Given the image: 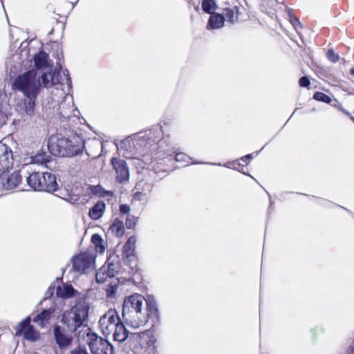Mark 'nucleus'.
Instances as JSON below:
<instances>
[{
  "mask_svg": "<svg viewBox=\"0 0 354 354\" xmlns=\"http://www.w3.org/2000/svg\"><path fill=\"white\" fill-rule=\"evenodd\" d=\"M12 88L24 96L21 105L24 112L28 115H33L36 100L41 91L37 71L31 69L17 76L12 83Z\"/></svg>",
  "mask_w": 354,
  "mask_h": 354,
  "instance_id": "obj_1",
  "label": "nucleus"
},
{
  "mask_svg": "<svg viewBox=\"0 0 354 354\" xmlns=\"http://www.w3.org/2000/svg\"><path fill=\"white\" fill-rule=\"evenodd\" d=\"M145 298L140 294H134L125 298L122 316L129 326L138 328L145 326L149 314L145 308Z\"/></svg>",
  "mask_w": 354,
  "mask_h": 354,
  "instance_id": "obj_2",
  "label": "nucleus"
},
{
  "mask_svg": "<svg viewBox=\"0 0 354 354\" xmlns=\"http://www.w3.org/2000/svg\"><path fill=\"white\" fill-rule=\"evenodd\" d=\"M48 148L55 156L73 157L82 153L84 142L80 136L75 133L68 138L57 139L55 143L49 144Z\"/></svg>",
  "mask_w": 354,
  "mask_h": 354,
  "instance_id": "obj_3",
  "label": "nucleus"
},
{
  "mask_svg": "<svg viewBox=\"0 0 354 354\" xmlns=\"http://www.w3.org/2000/svg\"><path fill=\"white\" fill-rule=\"evenodd\" d=\"M26 181L35 191L53 193L59 187L55 175L49 172L34 171L29 174Z\"/></svg>",
  "mask_w": 354,
  "mask_h": 354,
  "instance_id": "obj_4",
  "label": "nucleus"
},
{
  "mask_svg": "<svg viewBox=\"0 0 354 354\" xmlns=\"http://www.w3.org/2000/svg\"><path fill=\"white\" fill-rule=\"evenodd\" d=\"M88 310L87 305L79 304L70 310H66L62 315L61 321L69 331L75 332L84 324L88 317Z\"/></svg>",
  "mask_w": 354,
  "mask_h": 354,
  "instance_id": "obj_5",
  "label": "nucleus"
},
{
  "mask_svg": "<svg viewBox=\"0 0 354 354\" xmlns=\"http://www.w3.org/2000/svg\"><path fill=\"white\" fill-rule=\"evenodd\" d=\"M151 162L154 169L163 172L170 171L174 162L178 163L174 167H184L193 163L192 158L183 152L177 153L175 156L168 154L162 158H154Z\"/></svg>",
  "mask_w": 354,
  "mask_h": 354,
  "instance_id": "obj_6",
  "label": "nucleus"
},
{
  "mask_svg": "<svg viewBox=\"0 0 354 354\" xmlns=\"http://www.w3.org/2000/svg\"><path fill=\"white\" fill-rule=\"evenodd\" d=\"M71 261L73 271L86 274L95 269V255L87 250L73 256Z\"/></svg>",
  "mask_w": 354,
  "mask_h": 354,
  "instance_id": "obj_7",
  "label": "nucleus"
},
{
  "mask_svg": "<svg viewBox=\"0 0 354 354\" xmlns=\"http://www.w3.org/2000/svg\"><path fill=\"white\" fill-rule=\"evenodd\" d=\"M86 331L88 337V344L93 354L113 353V346L108 341L98 337L95 333H92L88 328L86 329Z\"/></svg>",
  "mask_w": 354,
  "mask_h": 354,
  "instance_id": "obj_8",
  "label": "nucleus"
},
{
  "mask_svg": "<svg viewBox=\"0 0 354 354\" xmlns=\"http://www.w3.org/2000/svg\"><path fill=\"white\" fill-rule=\"evenodd\" d=\"M120 318L115 310H109L99 320L101 332L106 337L111 335L115 326L119 323Z\"/></svg>",
  "mask_w": 354,
  "mask_h": 354,
  "instance_id": "obj_9",
  "label": "nucleus"
},
{
  "mask_svg": "<svg viewBox=\"0 0 354 354\" xmlns=\"http://www.w3.org/2000/svg\"><path fill=\"white\" fill-rule=\"evenodd\" d=\"M111 257H109L107 260V268L106 271L110 275V282L108 285V288H118L120 286L127 285L131 286L133 284V280L129 279H122L121 281V278L117 277L114 278L115 274H118V269L120 268V265L118 262L113 263V261H111Z\"/></svg>",
  "mask_w": 354,
  "mask_h": 354,
  "instance_id": "obj_10",
  "label": "nucleus"
},
{
  "mask_svg": "<svg viewBox=\"0 0 354 354\" xmlns=\"http://www.w3.org/2000/svg\"><path fill=\"white\" fill-rule=\"evenodd\" d=\"M133 337L138 342L139 347L144 353H153L156 347V338L151 333L133 334Z\"/></svg>",
  "mask_w": 354,
  "mask_h": 354,
  "instance_id": "obj_11",
  "label": "nucleus"
},
{
  "mask_svg": "<svg viewBox=\"0 0 354 354\" xmlns=\"http://www.w3.org/2000/svg\"><path fill=\"white\" fill-rule=\"evenodd\" d=\"M30 318L26 317L15 328V335L24 334V337L28 341L35 342L39 338V333L32 326L30 325Z\"/></svg>",
  "mask_w": 354,
  "mask_h": 354,
  "instance_id": "obj_12",
  "label": "nucleus"
},
{
  "mask_svg": "<svg viewBox=\"0 0 354 354\" xmlns=\"http://www.w3.org/2000/svg\"><path fill=\"white\" fill-rule=\"evenodd\" d=\"M13 163L12 151L7 145L0 142V176L12 169Z\"/></svg>",
  "mask_w": 354,
  "mask_h": 354,
  "instance_id": "obj_13",
  "label": "nucleus"
},
{
  "mask_svg": "<svg viewBox=\"0 0 354 354\" xmlns=\"http://www.w3.org/2000/svg\"><path fill=\"white\" fill-rule=\"evenodd\" d=\"M68 329H66L59 325H55L53 328V335L56 344L61 348L68 347L72 342V333Z\"/></svg>",
  "mask_w": 354,
  "mask_h": 354,
  "instance_id": "obj_14",
  "label": "nucleus"
},
{
  "mask_svg": "<svg viewBox=\"0 0 354 354\" xmlns=\"http://www.w3.org/2000/svg\"><path fill=\"white\" fill-rule=\"evenodd\" d=\"M111 162L117 174V180L119 183L128 181L129 178V170L126 161L118 158H112Z\"/></svg>",
  "mask_w": 354,
  "mask_h": 354,
  "instance_id": "obj_15",
  "label": "nucleus"
},
{
  "mask_svg": "<svg viewBox=\"0 0 354 354\" xmlns=\"http://www.w3.org/2000/svg\"><path fill=\"white\" fill-rule=\"evenodd\" d=\"M136 239L132 236L128 239L122 248V257L129 261L136 259L135 249H136Z\"/></svg>",
  "mask_w": 354,
  "mask_h": 354,
  "instance_id": "obj_16",
  "label": "nucleus"
},
{
  "mask_svg": "<svg viewBox=\"0 0 354 354\" xmlns=\"http://www.w3.org/2000/svg\"><path fill=\"white\" fill-rule=\"evenodd\" d=\"M207 28L210 29H218L224 26L225 17L222 14L213 12L209 14Z\"/></svg>",
  "mask_w": 354,
  "mask_h": 354,
  "instance_id": "obj_17",
  "label": "nucleus"
},
{
  "mask_svg": "<svg viewBox=\"0 0 354 354\" xmlns=\"http://www.w3.org/2000/svg\"><path fill=\"white\" fill-rule=\"evenodd\" d=\"M106 208V205L104 201H97L92 208L90 209L88 216L93 220H98L100 218Z\"/></svg>",
  "mask_w": 354,
  "mask_h": 354,
  "instance_id": "obj_18",
  "label": "nucleus"
},
{
  "mask_svg": "<svg viewBox=\"0 0 354 354\" xmlns=\"http://www.w3.org/2000/svg\"><path fill=\"white\" fill-rule=\"evenodd\" d=\"M113 339L115 342H123L129 337V332L122 323L119 322L113 329Z\"/></svg>",
  "mask_w": 354,
  "mask_h": 354,
  "instance_id": "obj_19",
  "label": "nucleus"
},
{
  "mask_svg": "<svg viewBox=\"0 0 354 354\" xmlns=\"http://www.w3.org/2000/svg\"><path fill=\"white\" fill-rule=\"evenodd\" d=\"M48 55L44 50H40L34 55L33 60L37 70L44 69L48 66Z\"/></svg>",
  "mask_w": 354,
  "mask_h": 354,
  "instance_id": "obj_20",
  "label": "nucleus"
},
{
  "mask_svg": "<svg viewBox=\"0 0 354 354\" xmlns=\"http://www.w3.org/2000/svg\"><path fill=\"white\" fill-rule=\"evenodd\" d=\"M52 313L53 311L50 309L44 310L33 318V322L43 328L48 323Z\"/></svg>",
  "mask_w": 354,
  "mask_h": 354,
  "instance_id": "obj_21",
  "label": "nucleus"
},
{
  "mask_svg": "<svg viewBox=\"0 0 354 354\" xmlns=\"http://www.w3.org/2000/svg\"><path fill=\"white\" fill-rule=\"evenodd\" d=\"M109 230L117 237H121L124 234L123 221L119 218H115L109 227Z\"/></svg>",
  "mask_w": 354,
  "mask_h": 354,
  "instance_id": "obj_22",
  "label": "nucleus"
},
{
  "mask_svg": "<svg viewBox=\"0 0 354 354\" xmlns=\"http://www.w3.org/2000/svg\"><path fill=\"white\" fill-rule=\"evenodd\" d=\"M239 8L237 6H234L232 8H224L223 9L222 15L225 17V20L230 23H234L237 21Z\"/></svg>",
  "mask_w": 354,
  "mask_h": 354,
  "instance_id": "obj_23",
  "label": "nucleus"
},
{
  "mask_svg": "<svg viewBox=\"0 0 354 354\" xmlns=\"http://www.w3.org/2000/svg\"><path fill=\"white\" fill-rule=\"evenodd\" d=\"M22 181V176L19 171L12 173L7 178L6 187L8 189L17 187Z\"/></svg>",
  "mask_w": 354,
  "mask_h": 354,
  "instance_id": "obj_24",
  "label": "nucleus"
},
{
  "mask_svg": "<svg viewBox=\"0 0 354 354\" xmlns=\"http://www.w3.org/2000/svg\"><path fill=\"white\" fill-rule=\"evenodd\" d=\"M252 158V155L248 154L245 156L241 157L239 160H236V161L232 162L231 164L234 169L244 172V168L248 164V161L250 160Z\"/></svg>",
  "mask_w": 354,
  "mask_h": 354,
  "instance_id": "obj_25",
  "label": "nucleus"
},
{
  "mask_svg": "<svg viewBox=\"0 0 354 354\" xmlns=\"http://www.w3.org/2000/svg\"><path fill=\"white\" fill-rule=\"evenodd\" d=\"M91 242L95 246V250L98 253H103L105 250L104 241L98 234H94L91 236Z\"/></svg>",
  "mask_w": 354,
  "mask_h": 354,
  "instance_id": "obj_26",
  "label": "nucleus"
},
{
  "mask_svg": "<svg viewBox=\"0 0 354 354\" xmlns=\"http://www.w3.org/2000/svg\"><path fill=\"white\" fill-rule=\"evenodd\" d=\"M62 275H64L65 272V269L63 268L62 270ZM48 288H73L72 281L67 280L66 281H63V276L58 277L56 279L50 284Z\"/></svg>",
  "mask_w": 354,
  "mask_h": 354,
  "instance_id": "obj_27",
  "label": "nucleus"
},
{
  "mask_svg": "<svg viewBox=\"0 0 354 354\" xmlns=\"http://www.w3.org/2000/svg\"><path fill=\"white\" fill-rule=\"evenodd\" d=\"M201 6L203 10L209 15L214 12L218 8V6L214 0H203Z\"/></svg>",
  "mask_w": 354,
  "mask_h": 354,
  "instance_id": "obj_28",
  "label": "nucleus"
},
{
  "mask_svg": "<svg viewBox=\"0 0 354 354\" xmlns=\"http://www.w3.org/2000/svg\"><path fill=\"white\" fill-rule=\"evenodd\" d=\"M108 279H110V275L107 272L106 268L102 267L97 271L95 274V280L97 283H103Z\"/></svg>",
  "mask_w": 354,
  "mask_h": 354,
  "instance_id": "obj_29",
  "label": "nucleus"
},
{
  "mask_svg": "<svg viewBox=\"0 0 354 354\" xmlns=\"http://www.w3.org/2000/svg\"><path fill=\"white\" fill-rule=\"evenodd\" d=\"M50 157L44 152H38L32 157V162L37 164L47 163L50 161Z\"/></svg>",
  "mask_w": 354,
  "mask_h": 354,
  "instance_id": "obj_30",
  "label": "nucleus"
},
{
  "mask_svg": "<svg viewBox=\"0 0 354 354\" xmlns=\"http://www.w3.org/2000/svg\"><path fill=\"white\" fill-rule=\"evenodd\" d=\"M75 289H57L56 295L64 299L71 298L75 295Z\"/></svg>",
  "mask_w": 354,
  "mask_h": 354,
  "instance_id": "obj_31",
  "label": "nucleus"
},
{
  "mask_svg": "<svg viewBox=\"0 0 354 354\" xmlns=\"http://www.w3.org/2000/svg\"><path fill=\"white\" fill-rule=\"evenodd\" d=\"M313 98L318 102H322L326 104H330L332 101L329 95L319 91L314 93Z\"/></svg>",
  "mask_w": 354,
  "mask_h": 354,
  "instance_id": "obj_32",
  "label": "nucleus"
},
{
  "mask_svg": "<svg viewBox=\"0 0 354 354\" xmlns=\"http://www.w3.org/2000/svg\"><path fill=\"white\" fill-rule=\"evenodd\" d=\"M145 308L147 313L149 314V317L151 315H156L157 314L158 310L155 302L151 301H148L146 300Z\"/></svg>",
  "mask_w": 354,
  "mask_h": 354,
  "instance_id": "obj_33",
  "label": "nucleus"
},
{
  "mask_svg": "<svg viewBox=\"0 0 354 354\" xmlns=\"http://www.w3.org/2000/svg\"><path fill=\"white\" fill-rule=\"evenodd\" d=\"M50 75H51V73L49 72V73H44L39 80H41V86L43 85L44 87H49L50 86Z\"/></svg>",
  "mask_w": 354,
  "mask_h": 354,
  "instance_id": "obj_34",
  "label": "nucleus"
},
{
  "mask_svg": "<svg viewBox=\"0 0 354 354\" xmlns=\"http://www.w3.org/2000/svg\"><path fill=\"white\" fill-rule=\"evenodd\" d=\"M326 57L327 59L333 62V63H336L339 61V56L338 54H337L335 50L332 48H330L327 50L326 52Z\"/></svg>",
  "mask_w": 354,
  "mask_h": 354,
  "instance_id": "obj_35",
  "label": "nucleus"
},
{
  "mask_svg": "<svg viewBox=\"0 0 354 354\" xmlns=\"http://www.w3.org/2000/svg\"><path fill=\"white\" fill-rule=\"evenodd\" d=\"M138 221V218L133 215H128L126 218L125 224L128 229L134 228Z\"/></svg>",
  "mask_w": 354,
  "mask_h": 354,
  "instance_id": "obj_36",
  "label": "nucleus"
},
{
  "mask_svg": "<svg viewBox=\"0 0 354 354\" xmlns=\"http://www.w3.org/2000/svg\"><path fill=\"white\" fill-rule=\"evenodd\" d=\"M289 18H290V22L294 26V28L296 30H297L298 28H302V25L297 17H296L292 14H290Z\"/></svg>",
  "mask_w": 354,
  "mask_h": 354,
  "instance_id": "obj_37",
  "label": "nucleus"
},
{
  "mask_svg": "<svg viewBox=\"0 0 354 354\" xmlns=\"http://www.w3.org/2000/svg\"><path fill=\"white\" fill-rule=\"evenodd\" d=\"M80 199L79 194H68L66 200L71 203L75 204L77 203Z\"/></svg>",
  "mask_w": 354,
  "mask_h": 354,
  "instance_id": "obj_38",
  "label": "nucleus"
},
{
  "mask_svg": "<svg viewBox=\"0 0 354 354\" xmlns=\"http://www.w3.org/2000/svg\"><path fill=\"white\" fill-rule=\"evenodd\" d=\"M299 84L301 87H308L310 82L308 77L303 76L299 80Z\"/></svg>",
  "mask_w": 354,
  "mask_h": 354,
  "instance_id": "obj_39",
  "label": "nucleus"
},
{
  "mask_svg": "<svg viewBox=\"0 0 354 354\" xmlns=\"http://www.w3.org/2000/svg\"><path fill=\"white\" fill-rule=\"evenodd\" d=\"M59 73L56 74L55 73H51L50 86H54L59 83Z\"/></svg>",
  "mask_w": 354,
  "mask_h": 354,
  "instance_id": "obj_40",
  "label": "nucleus"
},
{
  "mask_svg": "<svg viewBox=\"0 0 354 354\" xmlns=\"http://www.w3.org/2000/svg\"><path fill=\"white\" fill-rule=\"evenodd\" d=\"M89 189L91 190L92 194H93L95 195H97V194H100L102 187L100 185H96V186L90 185L89 186Z\"/></svg>",
  "mask_w": 354,
  "mask_h": 354,
  "instance_id": "obj_41",
  "label": "nucleus"
},
{
  "mask_svg": "<svg viewBox=\"0 0 354 354\" xmlns=\"http://www.w3.org/2000/svg\"><path fill=\"white\" fill-rule=\"evenodd\" d=\"M71 354H88L86 349L83 347H79L71 351Z\"/></svg>",
  "mask_w": 354,
  "mask_h": 354,
  "instance_id": "obj_42",
  "label": "nucleus"
},
{
  "mask_svg": "<svg viewBox=\"0 0 354 354\" xmlns=\"http://www.w3.org/2000/svg\"><path fill=\"white\" fill-rule=\"evenodd\" d=\"M130 211V207L127 204H122L120 205V212L122 214H128Z\"/></svg>",
  "mask_w": 354,
  "mask_h": 354,
  "instance_id": "obj_43",
  "label": "nucleus"
},
{
  "mask_svg": "<svg viewBox=\"0 0 354 354\" xmlns=\"http://www.w3.org/2000/svg\"><path fill=\"white\" fill-rule=\"evenodd\" d=\"M116 294L115 289H111L110 290L107 291V297H112Z\"/></svg>",
  "mask_w": 354,
  "mask_h": 354,
  "instance_id": "obj_44",
  "label": "nucleus"
},
{
  "mask_svg": "<svg viewBox=\"0 0 354 354\" xmlns=\"http://www.w3.org/2000/svg\"><path fill=\"white\" fill-rule=\"evenodd\" d=\"M66 81H67V84H71V79L68 74H67Z\"/></svg>",
  "mask_w": 354,
  "mask_h": 354,
  "instance_id": "obj_45",
  "label": "nucleus"
},
{
  "mask_svg": "<svg viewBox=\"0 0 354 354\" xmlns=\"http://www.w3.org/2000/svg\"><path fill=\"white\" fill-rule=\"evenodd\" d=\"M151 134H154V132H152V131H151V130H150V131H149V134H148V135H149V136H150V138H152Z\"/></svg>",
  "mask_w": 354,
  "mask_h": 354,
  "instance_id": "obj_46",
  "label": "nucleus"
},
{
  "mask_svg": "<svg viewBox=\"0 0 354 354\" xmlns=\"http://www.w3.org/2000/svg\"><path fill=\"white\" fill-rule=\"evenodd\" d=\"M351 74L354 76V67L351 70Z\"/></svg>",
  "mask_w": 354,
  "mask_h": 354,
  "instance_id": "obj_47",
  "label": "nucleus"
},
{
  "mask_svg": "<svg viewBox=\"0 0 354 354\" xmlns=\"http://www.w3.org/2000/svg\"><path fill=\"white\" fill-rule=\"evenodd\" d=\"M193 5H194V6L195 10H196V11H198V6H195V5H194V3H193Z\"/></svg>",
  "mask_w": 354,
  "mask_h": 354,
  "instance_id": "obj_48",
  "label": "nucleus"
},
{
  "mask_svg": "<svg viewBox=\"0 0 354 354\" xmlns=\"http://www.w3.org/2000/svg\"><path fill=\"white\" fill-rule=\"evenodd\" d=\"M190 2L192 1V0H189Z\"/></svg>",
  "mask_w": 354,
  "mask_h": 354,
  "instance_id": "obj_49",
  "label": "nucleus"
}]
</instances>
